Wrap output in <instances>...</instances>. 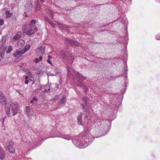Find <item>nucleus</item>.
I'll list each match as a JSON object with an SVG mask.
<instances>
[{"mask_svg":"<svg viewBox=\"0 0 160 160\" xmlns=\"http://www.w3.org/2000/svg\"><path fill=\"white\" fill-rule=\"evenodd\" d=\"M110 114L109 117L111 118L110 121L108 120H101L99 117L97 118L94 123L95 126H98L99 132L101 136L106 135L109 131L111 124V121L113 120L117 116V111H110Z\"/></svg>","mask_w":160,"mask_h":160,"instance_id":"f257e3e1","label":"nucleus"},{"mask_svg":"<svg viewBox=\"0 0 160 160\" xmlns=\"http://www.w3.org/2000/svg\"><path fill=\"white\" fill-rule=\"evenodd\" d=\"M94 138H85L81 135L77 138L72 140L73 144L77 147L80 148H85L93 140Z\"/></svg>","mask_w":160,"mask_h":160,"instance_id":"f03ea898","label":"nucleus"},{"mask_svg":"<svg viewBox=\"0 0 160 160\" xmlns=\"http://www.w3.org/2000/svg\"><path fill=\"white\" fill-rule=\"evenodd\" d=\"M77 77L76 80L80 83V84H77V86L83 89L84 92H86L88 91V89L84 84L81 83L82 81L86 79V78L79 74L77 75Z\"/></svg>","mask_w":160,"mask_h":160,"instance_id":"7ed1b4c3","label":"nucleus"},{"mask_svg":"<svg viewBox=\"0 0 160 160\" xmlns=\"http://www.w3.org/2000/svg\"><path fill=\"white\" fill-rule=\"evenodd\" d=\"M13 144V142L11 140H8L5 146L6 149L8 151L11 153H13L15 152V149L12 146Z\"/></svg>","mask_w":160,"mask_h":160,"instance_id":"20e7f679","label":"nucleus"},{"mask_svg":"<svg viewBox=\"0 0 160 160\" xmlns=\"http://www.w3.org/2000/svg\"><path fill=\"white\" fill-rule=\"evenodd\" d=\"M84 132L80 135L81 136L85 138L90 139L92 138H93L92 137V135L91 134L87 136L89 131V128L88 126H86L84 128Z\"/></svg>","mask_w":160,"mask_h":160,"instance_id":"39448f33","label":"nucleus"},{"mask_svg":"<svg viewBox=\"0 0 160 160\" xmlns=\"http://www.w3.org/2000/svg\"><path fill=\"white\" fill-rule=\"evenodd\" d=\"M45 47L44 46H41L38 48L36 49V52L38 54H44L45 53Z\"/></svg>","mask_w":160,"mask_h":160,"instance_id":"423d86ee","label":"nucleus"},{"mask_svg":"<svg viewBox=\"0 0 160 160\" xmlns=\"http://www.w3.org/2000/svg\"><path fill=\"white\" fill-rule=\"evenodd\" d=\"M38 30L37 28L35 27L33 28H31L27 30L26 32V33L28 35H33Z\"/></svg>","mask_w":160,"mask_h":160,"instance_id":"0eeeda50","label":"nucleus"},{"mask_svg":"<svg viewBox=\"0 0 160 160\" xmlns=\"http://www.w3.org/2000/svg\"><path fill=\"white\" fill-rule=\"evenodd\" d=\"M24 53L22 50L20 51L18 50H16V52L13 53V56L17 58L21 56Z\"/></svg>","mask_w":160,"mask_h":160,"instance_id":"6e6552de","label":"nucleus"},{"mask_svg":"<svg viewBox=\"0 0 160 160\" xmlns=\"http://www.w3.org/2000/svg\"><path fill=\"white\" fill-rule=\"evenodd\" d=\"M5 112L8 116L11 117L15 115L18 112L17 111H6Z\"/></svg>","mask_w":160,"mask_h":160,"instance_id":"1a4fd4ad","label":"nucleus"},{"mask_svg":"<svg viewBox=\"0 0 160 160\" xmlns=\"http://www.w3.org/2000/svg\"><path fill=\"white\" fill-rule=\"evenodd\" d=\"M11 110H15L17 109L18 108V103L16 102H13L11 105Z\"/></svg>","mask_w":160,"mask_h":160,"instance_id":"9d476101","label":"nucleus"},{"mask_svg":"<svg viewBox=\"0 0 160 160\" xmlns=\"http://www.w3.org/2000/svg\"><path fill=\"white\" fill-rule=\"evenodd\" d=\"M81 113L80 114V116L77 118L78 124L80 125H83V122L82 121Z\"/></svg>","mask_w":160,"mask_h":160,"instance_id":"9b49d317","label":"nucleus"},{"mask_svg":"<svg viewBox=\"0 0 160 160\" xmlns=\"http://www.w3.org/2000/svg\"><path fill=\"white\" fill-rule=\"evenodd\" d=\"M59 28L62 30H64L66 31H68L69 28L68 25L63 24H60L59 25Z\"/></svg>","mask_w":160,"mask_h":160,"instance_id":"f8f14e48","label":"nucleus"},{"mask_svg":"<svg viewBox=\"0 0 160 160\" xmlns=\"http://www.w3.org/2000/svg\"><path fill=\"white\" fill-rule=\"evenodd\" d=\"M4 156V151L1 146L0 145V158L1 159H3Z\"/></svg>","mask_w":160,"mask_h":160,"instance_id":"ddd939ff","label":"nucleus"},{"mask_svg":"<svg viewBox=\"0 0 160 160\" xmlns=\"http://www.w3.org/2000/svg\"><path fill=\"white\" fill-rule=\"evenodd\" d=\"M68 42L71 44L73 45L76 46H78L79 45L78 42L70 39H68Z\"/></svg>","mask_w":160,"mask_h":160,"instance_id":"4468645a","label":"nucleus"},{"mask_svg":"<svg viewBox=\"0 0 160 160\" xmlns=\"http://www.w3.org/2000/svg\"><path fill=\"white\" fill-rule=\"evenodd\" d=\"M66 98L64 97H62L61 99L59 101V104L61 106H62V105H63L66 103Z\"/></svg>","mask_w":160,"mask_h":160,"instance_id":"2eb2a0df","label":"nucleus"},{"mask_svg":"<svg viewBox=\"0 0 160 160\" xmlns=\"http://www.w3.org/2000/svg\"><path fill=\"white\" fill-rule=\"evenodd\" d=\"M6 99L5 97H3L0 99V103L2 105L5 106L6 104Z\"/></svg>","mask_w":160,"mask_h":160,"instance_id":"dca6fc26","label":"nucleus"},{"mask_svg":"<svg viewBox=\"0 0 160 160\" xmlns=\"http://www.w3.org/2000/svg\"><path fill=\"white\" fill-rule=\"evenodd\" d=\"M59 137L62 138L67 140H70L72 139V137L70 135L67 134L65 135L61 136Z\"/></svg>","mask_w":160,"mask_h":160,"instance_id":"f3484780","label":"nucleus"},{"mask_svg":"<svg viewBox=\"0 0 160 160\" xmlns=\"http://www.w3.org/2000/svg\"><path fill=\"white\" fill-rule=\"evenodd\" d=\"M46 20L53 27H54L55 24L52 22V21L50 20L48 17H45Z\"/></svg>","mask_w":160,"mask_h":160,"instance_id":"a211bd4d","label":"nucleus"},{"mask_svg":"<svg viewBox=\"0 0 160 160\" xmlns=\"http://www.w3.org/2000/svg\"><path fill=\"white\" fill-rule=\"evenodd\" d=\"M38 100V98L36 97H34L32 98L30 102L32 104H36Z\"/></svg>","mask_w":160,"mask_h":160,"instance_id":"6ab92c4d","label":"nucleus"},{"mask_svg":"<svg viewBox=\"0 0 160 160\" xmlns=\"http://www.w3.org/2000/svg\"><path fill=\"white\" fill-rule=\"evenodd\" d=\"M50 85L49 84H46L44 86V91L45 92H48L50 90Z\"/></svg>","mask_w":160,"mask_h":160,"instance_id":"aec40b11","label":"nucleus"},{"mask_svg":"<svg viewBox=\"0 0 160 160\" xmlns=\"http://www.w3.org/2000/svg\"><path fill=\"white\" fill-rule=\"evenodd\" d=\"M36 22V20L34 19L32 20L30 22L29 25L31 28L33 27L35 25Z\"/></svg>","mask_w":160,"mask_h":160,"instance_id":"412c9836","label":"nucleus"},{"mask_svg":"<svg viewBox=\"0 0 160 160\" xmlns=\"http://www.w3.org/2000/svg\"><path fill=\"white\" fill-rule=\"evenodd\" d=\"M25 42L24 40L20 39L19 40L18 42V45L19 46L20 45V47H22L24 45Z\"/></svg>","mask_w":160,"mask_h":160,"instance_id":"4be33fe9","label":"nucleus"},{"mask_svg":"<svg viewBox=\"0 0 160 160\" xmlns=\"http://www.w3.org/2000/svg\"><path fill=\"white\" fill-rule=\"evenodd\" d=\"M30 47L31 46L29 45L28 44L24 47V50L23 51L24 53L30 48Z\"/></svg>","mask_w":160,"mask_h":160,"instance_id":"5701e85b","label":"nucleus"},{"mask_svg":"<svg viewBox=\"0 0 160 160\" xmlns=\"http://www.w3.org/2000/svg\"><path fill=\"white\" fill-rule=\"evenodd\" d=\"M6 14V17L8 18L10 17L12 14V13H10L9 11L7 10L5 12Z\"/></svg>","mask_w":160,"mask_h":160,"instance_id":"b1692460","label":"nucleus"},{"mask_svg":"<svg viewBox=\"0 0 160 160\" xmlns=\"http://www.w3.org/2000/svg\"><path fill=\"white\" fill-rule=\"evenodd\" d=\"M42 59V57L40 56L39 58H36L35 59L34 61L36 63H37L39 62Z\"/></svg>","mask_w":160,"mask_h":160,"instance_id":"393cba45","label":"nucleus"},{"mask_svg":"<svg viewBox=\"0 0 160 160\" xmlns=\"http://www.w3.org/2000/svg\"><path fill=\"white\" fill-rule=\"evenodd\" d=\"M12 48L11 46H9L7 50L6 51L7 53H9L12 50Z\"/></svg>","mask_w":160,"mask_h":160,"instance_id":"a878e982","label":"nucleus"},{"mask_svg":"<svg viewBox=\"0 0 160 160\" xmlns=\"http://www.w3.org/2000/svg\"><path fill=\"white\" fill-rule=\"evenodd\" d=\"M20 38V36L18 34H16L13 36V39L14 40H16Z\"/></svg>","mask_w":160,"mask_h":160,"instance_id":"bb28decb","label":"nucleus"},{"mask_svg":"<svg viewBox=\"0 0 160 160\" xmlns=\"http://www.w3.org/2000/svg\"><path fill=\"white\" fill-rule=\"evenodd\" d=\"M83 100L86 105L88 103V97L86 96L83 98Z\"/></svg>","mask_w":160,"mask_h":160,"instance_id":"cd10ccee","label":"nucleus"},{"mask_svg":"<svg viewBox=\"0 0 160 160\" xmlns=\"http://www.w3.org/2000/svg\"><path fill=\"white\" fill-rule=\"evenodd\" d=\"M89 113L90 112H89V111H86L85 112V118H88L89 116Z\"/></svg>","mask_w":160,"mask_h":160,"instance_id":"c85d7f7f","label":"nucleus"},{"mask_svg":"<svg viewBox=\"0 0 160 160\" xmlns=\"http://www.w3.org/2000/svg\"><path fill=\"white\" fill-rule=\"evenodd\" d=\"M32 111H26L27 114L28 115V117H30L31 116L30 113H31V115H32Z\"/></svg>","mask_w":160,"mask_h":160,"instance_id":"c756f323","label":"nucleus"},{"mask_svg":"<svg viewBox=\"0 0 160 160\" xmlns=\"http://www.w3.org/2000/svg\"><path fill=\"white\" fill-rule=\"evenodd\" d=\"M155 38L157 40H160V33L157 34L155 37Z\"/></svg>","mask_w":160,"mask_h":160,"instance_id":"7c9ffc66","label":"nucleus"},{"mask_svg":"<svg viewBox=\"0 0 160 160\" xmlns=\"http://www.w3.org/2000/svg\"><path fill=\"white\" fill-rule=\"evenodd\" d=\"M4 23V21L2 19H0V26L2 25Z\"/></svg>","mask_w":160,"mask_h":160,"instance_id":"2f4dec72","label":"nucleus"},{"mask_svg":"<svg viewBox=\"0 0 160 160\" xmlns=\"http://www.w3.org/2000/svg\"><path fill=\"white\" fill-rule=\"evenodd\" d=\"M3 97H4L3 94L1 91H0V98H1Z\"/></svg>","mask_w":160,"mask_h":160,"instance_id":"473e14b6","label":"nucleus"},{"mask_svg":"<svg viewBox=\"0 0 160 160\" xmlns=\"http://www.w3.org/2000/svg\"><path fill=\"white\" fill-rule=\"evenodd\" d=\"M58 98H59V96L58 95H57L55 96V97L53 99H54V100L56 101V100H58Z\"/></svg>","mask_w":160,"mask_h":160,"instance_id":"72a5a7b5","label":"nucleus"},{"mask_svg":"<svg viewBox=\"0 0 160 160\" xmlns=\"http://www.w3.org/2000/svg\"><path fill=\"white\" fill-rule=\"evenodd\" d=\"M47 62L49 63L50 64H51L52 65V62L50 61L49 59H48L47 60Z\"/></svg>","mask_w":160,"mask_h":160,"instance_id":"f704fd0d","label":"nucleus"},{"mask_svg":"<svg viewBox=\"0 0 160 160\" xmlns=\"http://www.w3.org/2000/svg\"><path fill=\"white\" fill-rule=\"evenodd\" d=\"M50 16H51L52 18L53 19V13H52V12H51V13H50Z\"/></svg>","mask_w":160,"mask_h":160,"instance_id":"c9c22d12","label":"nucleus"},{"mask_svg":"<svg viewBox=\"0 0 160 160\" xmlns=\"http://www.w3.org/2000/svg\"><path fill=\"white\" fill-rule=\"evenodd\" d=\"M63 58L64 59H65V60H67V57L66 56V55H64L63 56Z\"/></svg>","mask_w":160,"mask_h":160,"instance_id":"e433bc0d","label":"nucleus"},{"mask_svg":"<svg viewBox=\"0 0 160 160\" xmlns=\"http://www.w3.org/2000/svg\"><path fill=\"white\" fill-rule=\"evenodd\" d=\"M28 83V80H25V83L26 84H27Z\"/></svg>","mask_w":160,"mask_h":160,"instance_id":"4c0bfd02","label":"nucleus"},{"mask_svg":"<svg viewBox=\"0 0 160 160\" xmlns=\"http://www.w3.org/2000/svg\"><path fill=\"white\" fill-rule=\"evenodd\" d=\"M16 91L17 92H18L20 95H21L22 94L19 92V90H16Z\"/></svg>","mask_w":160,"mask_h":160,"instance_id":"58836bf2","label":"nucleus"},{"mask_svg":"<svg viewBox=\"0 0 160 160\" xmlns=\"http://www.w3.org/2000/svg\"><path fill=\"white\" fill-rule=\"evenodd\" d=\"M24 14H25V16L26 17H27L28 16V15H27L26 14H27V13L26 12H24Z\"/></svg>","mask_w":160,"mask_h":160,"instance_id":"ea45409f","label":"nucleus"},{"mask_svg":"<svg viewBox=\"0 0 160 160\" xmlns=\"http://www.w3.org/2000/svg\"><path fill=\"white\" fill-rule=\"evenodd\" d=\"M48 58L49 59H51L52 58V57L51 56H50V55H48Z\"/></svg>","mask_w":160,"mask_h":160,"instance_id":"a19ab883","label":"nucleus"},{"mask_svg":"<svg viewBox=\"0 0 160 160\" xmlns=\"http://www.w3.org/2000/svg\"><path fill=\"white\" fill-rule=\"evenodd\" d=\"M28 77L27 76H26L25 77V79L26 80H28Z\"/></svg>","mask_w":160,"mask_h":160,"instance_id":"79ce46f5","label":"nucleus"},{"mask_svg":"<svg viewBox=\"0 0 160 160\" xmlns=\"http://www.w3.org/2000/svg\"><path fill=\"white\" fill-rule=\"evenodd\" d=\"M42 2H45V0H40Z\"/></svg>","mask_w":160,"mask_h":160,"instance_id":"37998d69","label":"nucleus"},{"mask_svg":"<svg viewBox=\"0 0 160 160\" xmlns=\"http://www.w3.org/2000/svg\"><path fill=\"white\" fill-rule=\"evenodd\" d=\"M34 81H33V83H32V84H34Z\"/></svg>","mask_w":160,"mask_h":160,"instance_id":"c03bdc74","label":"nucleus"},{"mask_svg":"<svg viewBox=\"0 0 160 160\" xmlns=\"http://www.w3.org/2000/svg\"><path fill=\"white\" fill-rule=\"evenodd\" d=\"M82 107H84V106H83V104H82Z\"/></svg>","mask_w":160,"mask_h":160,"instance_id":"a18cd8bd","label":"nucleus"},{"mask_svg":"<svg viewBox=\"0 0 160 160\" xmlns=\"http://www.w3.org/2000/svg\"><path fill=\"white\" fill-rule=\"evenodd\" d=\"M27 158H25V160H27Z\"/></svg>","mask_w":160,"mask_h":160,"instance_id":"49530a36","label":"nucleus"},{"mask_svg":"<svg viewBox=\"0 0 160 160\" xmlns=\"http://www.w3.org/2000/svg\"><path fill=\"white\" fill-rule=\"evenodd\" d=\"M3 121H4V120ZM3 123V122H2V123Z\"/></svg>","mask_w":160,"mask_h":160,"instance_id":"de8ad7c7","label":"nucleus"}]
</instances>
